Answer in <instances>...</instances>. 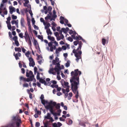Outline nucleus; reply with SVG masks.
Here are the masks:
<instances>
[{"mask_svg":"<svg viewBox=\"0 0 127 127\" xmlns=\"http://www.w3.org/2000/svg\"><path fill=\"white\" fill-rule=\"evenodd\" d=\"M11 122L8 123V127H20L21 126V120L16 115L12 117Z\"/></svg>","mask_w":127,"mask_h":127,"instance_id":"obj_1","label":"nucleus"},{"mask_svg":"<svg viewBox=\"0 0 127 127\" xmlns=\"http://www.w3.org/2000/svg\"><path fill=\"white\" fill-rule=\"evenodd\" d=\"M78 71V69H77L74 70L75 72L74 76L71 77L70 79V81H79V76H77L78 75L77 71Z\"/></svg>","mask_w":127,"mask_h":127,"instance_id":"obj_2","label":"nucleus"},{"mask_svg":"<svg viewBox=\"0 0 127 127\" xmlns=\"http://www.w3.org/2000/svg\"><path fill=\"white\" fill-rule=\"evenodd\" d=\"M71 84V87L73 85V87L76 90H78V86L79 84V81H70Z\"/></svg>","mask_w":127,"mask_h":127,"instance_id":"obj_3","label":"nucleus"},{"mask_svg":"<svg viewBox=\"0 0 127 127\" xmlns=\"http://www.w3.org/2000/svg\"><path fill=\"white\" fill-rule=\"evenodd\" d=\"M12 32V33L10 32H8V35L9 37L11 38V40L14 39L16 37L18 38L17 36L16 35V33L15 31H13Z\"/></svg>","mask_w":127,"mask_h":127,"instance_id":"obj_4","label":"nucleus"},{"mask_svg":"<svg viewBox=\"0 0 127 127\" xmlns=\"http://www.w3.org/2000/svg\"><path fill=\"white\" fill-rule=\"evenodd\" d=\"M44 95L43 94H42L41 95V96L40 97V99L41 100V103L43 105H44L45 104H48L49 102L48 100L44 99Z\"/></svg>","mask_w":127,"mask_h":127,"instance_id":"obj_5","label":"nucleus"},{"mask_svg":"<svg viewBox=\"0 0 127 127\" xmlns=\"http://www.w3.org/2000/svg\"><path fill=\"white\" fill-rule=\"evenodd\" d=\"M44 119H49V121H51L52 122L54 121L52 117H51V113H47V115L44 117Z\"/></svg>","mask_w":127,"mask_h":127,"instance_id":"obj_6","label":"nucleus"},{"mask_svg":"<svg viewBox=\"0 0 127 127\" xmlns=\"http://www.w3.org/2000/svg\"><path fill=\"white\" fill-rule=\"evenodd\" d=\"M28 60L29 61V66L34 67L35 65V63L32 58L31 57H29L28 58Z\"/></svg>","mask_w":127,"mask_h":127,"instance_id":"obj_7","label":"nucleus"},{"mask_svg":"<svg viewBox=\"0 0 127 127\" xmlns=\"http://www.w3.org/2000/svg\"><path fill=\"white\" fill-rule=\"evenodd\" d=\"M109 37L107 36V39H106L105 38H103L102 39V45L103 46H105L106 44H107L109 41Z\"/></svg>","mask_w":127,"mask_h":127,"instance_id":"obj_8","label":"nucleus"},{"mask_svg":"<svg viewBox=\"0 0 127 127\" xmlns=\"http://www.w3.org/2000/svg\"><path fill=\"white\" fill-rule=\"evenodd\" d=\"M44 106L45 108L46 109V110L47 111H48V110H53V107L50 105V104H45L44 105H43Z\"/></svg>","mask_w":127,"mask_h":127,"instance_id":"obj_9","label":"nucleus"},{"mask_svg":"<svg viewBox=\"0 0 127 127\" xmlns=\"http://www.w3.org/2000/svg\"><path fill=\"white\" fill-rule=\"evenodd\" d=\"M13 55L14 56L16 60H17L19 59V57H20L21 56V54L19 52H18L15 54V52H14Z\"/></svg>","mask_w":127,"mask_h":127,"instance_id":"obj_10","label":"nucleus"},{"mask_svg":"<svg viewBox=\"0 0 127 127\" xmlns=\"http://www.w3.org/2000/svg\"><path fill=\"white\" fill-rule=\"evenodd\" d=\"M11 40L12 41H14L15 44L18 47L19 46L20 44L18 40V38L16 37L14 39H11Z\"/></svg>","mask_w":127,"mask_h":127,"instance_id":"obj_11","label":"nucleus"},{"mask_svg":"<svg viewBox=\"0 0 127 127\" xmlns=\"http://www.w3.org/2000/svg\"><path fill=\"white\" fill-rule=\"evenodd\" d=\"M8 0H2V3H1L0 6V14L1 13V10H2V8L3 6V3H6L7 2Z\"/></svg>","mask_w":127,"mask_h":127,"instance_id":"obj_12","label":"nucleus"},{"mask_svg":"<svg viewBox=\"0 0 127 127\" xmlns=\"http://www.w3.org/2000/svg\"><path fill=\"white\" fill-rule=\"evenodd\" d=\"M67 119L68 120V122H67V121H66L65 122L69 126L71 125L73 123L72 120L70 118H67Z\"/></svg>","mask_w":127,"mask_h":127,"instance_id":"obj_13","label":"nucleus"},{"mask_svg":"<svg viewBox=\"0 0 127 127\" xmlns=\"http://www.w3.org/2000/svg\"><path fill=\"white\" fill-rule=\"evenodd\" d=\"M48 39L50 40L51 41L54 42L55 41V38L53 36H52L51 35H48L47 36Z\"/></svg>","mask_w":127,"mask_h":127,"instance_id":"obj_14","label":"nucleus"},{"mask_svg":"<svg viewBox=\"0 0 127 127\" xmlns=\"http://www.w3.org/2000/svg\"><path fill=\"white\" fill-rule=\"evenodd\" d=\"M24 20L23 18H21L20 21V23L21 26L24 28H25V26L24 24Z\"/></svg>","mask_w":127,"mask_h":127,"instance_id":"obj_15","label":"nucleus"},{"mask_svg":"<svg viewBox=\"0 0 127 127\" xmlns=\"http://www.w3.org/2000/svg\"><path fill=\"white\" fill-rule=\"evenodd\" d=\"M49 102V104H51L54 106H55L57 104L56 102L52 100H50V102Z\"/></svg>","mask_w":127,"mask_h":127,"instance_id":"obj_16","label":"nucleus"},{"mask_svg":"<svg viewBox=\"0 0 127 127\" xmlns=\"http://www.w3.org/2000/svg\"><path fill=\"white\" fill-rule=\"evenodd\" d=\"M54 126H58L61 127L62 125V124L60 122H58L57 123H54L52 125Z\"/></svg>","mask_w":127,"mask_h":127,"instance_id":"obj_17","label":"nucleus"},{"mask_svg":"<svg viewBox=\"0 0 127 127\" xmlns=\"http://www.w3.org/2000/svg\"><path fill=\"white\" fill-rule=\"evenodd\" d=\"M81 47H81L80 46H78L77 48L76 49H74L73 50V53L74 54H75V53H76V52L78 51H79L78 50H79L80 49L81 50Z\"/></svg>","mask_w":127,"mask_h":127,"instance_id":"obj_18","label":"nucleus"},{"mask_svg":"<svg viewBox=\"0 0 127 127\" xmlns=\"http://www.w3.org/2000/svg\"><path fill=\"white\" fill-rule=\"evenodd\" d=\"M9 12L10 13L12 14L13 12H15L16 11V9L15 8L13 7L9 9Z\"/></svg>","mask_w":127,"mask_h":127,"instance_id":"obj_19","label":"nucleus"},{"mask_svg":"<svg viewBox=\"0 0 127 127\" xmlns=\"http://www.w3.org/2000/svg\"><path fill=\"white\" fill-rule=\"evenodd\" d=\"M54 70L55 71L56 69H55V67L53 68V67L50 68L49 70L48 71V72L49 74H52V72Z\"/></svg>","mask_w":127,"mask_h":127,"instance_id":"obj_20","label":"nucleus"},{"mask_svg":"<svg viewBox=\"0 0 127 127\" xmlns=\"http://www.w3.org/2000/svg\"><path fill=\"white\" fill-rule=\"evenodd\" d=\"M61 61H60L59 62H58L57 63L55 66V69H58L60 66V64Z\"/></svg>","mask_w":127,"mask_h":127,"instance_id":"obj_21","label":"nucleus"},{"mask_svg":"<svg viewBox=\"0 0 127 127\" xmlns=\"http://www.w3.org/2000/svg\"><path fill=\"white\" fill-rule=\"evenodd\" d=\"M33 45L35 46H36L37 45H38V46L39 45L37 40L36 39H35L34 37H33Z\"/></svg>","mask_w":127,"mask_h":127,"instance_id":"obj_22","label":"nucleus"},{"mask_svg":"<svg viewBox=\"0 0 127 127\" xmlns=\"http://www.w3.org/2000/svg\"><path fill=\"white\" fill-rule=\"evenodd\" d=\"M14 50L15 52H21V49L20 47H15L14 48Z\"/></svg>","mask_w":127,"mask_h":127,"instance_id":"obj_23","label":"nucleus"},{"mask_svg":"<svg viewBox=\"0 0 127 127\" xmlns=\"http://www.w3.org/2000/svg\"><path fill=\"white\" fill-rule=\"evenodd\" d=\"M70 62L69 60H68L67 61V62L64 65L66 67H68L69 66Z\"/></svg>","mask_w":127,"mask_h":127,"instance_id":"obj_24","label":"nucleus"},{"mask_svg":"<svg viewBox=\"0 0 127 127\" xmlns=\"http://www.w3.org/2000/svg\"><path fill=\"white\" fill-rule=\"evenodd\" d=\"M57 17V16H54L53 15L52 16H51V18L50 19V21H55V19Z\"/></svg>","mask_w":127,"mask_h":127,"instance_id":"obj_25","label":"nucleus"},{"mask_svg":"<svg viewBox=\"0 0 127 127\" xmlns=\"http://www.w3.org/2000/svg\"><path fill=\"white\" fill-rule=\"evenodd\" d=\"M76 38L75 40H82L83 38L82 36L79 35H78V36H76Z\"/></svg>","mask_w":127,"mask_h":127,"instance_id":"obj_26","label":"nucleus"},{"mask_svg":"<svg viewBox=\"0 0 127 127\" xmlns=\"http://www.w3.org/2000/svg\"><path fill=\"white\" fill-rule=\"evenodd\" d=\"M6 8H5L4 7L3 9H2V10H1V12L3 11V13L4 14L7 15V11L6 10Z\"/></svg>","mask_w":127,"mask_h":127,"instance_id":"obj_27","label":"nucleus"},{"mask_svg":"<svg viewBox=\"0 0 127 127\" xmlns=\"http://www.w3.org/2000/svg\"><path fill=\"white\" fill-rule=\"evenodd\" d=\"M60 35L61 37L60 36L58 38H57V40L58 41L61 40V39L63 40L64 38V36L63 34Z\"/></svg>","mask_w":127,"mask_h":127,"instance_id":"obj_28","label":"nucleus"},{"mask_svg":"<svg viewBox=\"0 0 127 127\" xmlns=\"http://www.w3.org/2000/svg\"><path fill=\"white\" fill-rule=\"evenodd\" d=\"M25 1V3L23 4V5L24 6H27V5L29 3V0H26Z\"/></svg>","mask_w":127,"mask_h":127,"instance_id":"obj_29","label":"nucleus"},{"mask_svg":"<svg viewBox=\"0 0 127 127\" xmlns=\"http://www.w3.org/2000/svg\"><path fill=\"white\" fill-rule=\"evenodd\" d=\"M69 83L68 82H65V81L64 82L63 84V86H62L64 88H65L66 87V86L67 85H69Z\"/></svg>","mask_w":127,"mask_h":127,"instance_id":"obj_30","label":"nucleus"},{"mask_svg":"<svg viewBox=\"0 0 127 127\" xmlns=\"http://www.w3.org/2000/svg\"><path fill=\"white\" fill-rule=\"evenodd\" d=\"M31 54V52L29 51H28L27 52L25 53V55L27 57L29 58V55Z\"/></svg>","mask_w":127,"mask_h":127,"instance_id":"obj_31","label":"nucleus"},{"mask_svg":"<svg viewBox=\"0 0 127 127\" xmlns=\"http://www.w3.org/2000/svg\"><path fill=\"white\" fill-rule=\"evenodd\" d=\"M37 37L39 39L41 40L42 41H43V37L42 35H38Z\"/></svg>","mask_w":127,"mask_h":127,"instance_id":"obj_32","label":"nucleus"},{"mask_svg":"<svg viewBox=\"0 0 127 127\" xmlns=\"http://www.w3.org/2000/svg\"><path fill=\"white\" fill-rule=\"evenodd\" d=\"M45 78H43L42 77H41V78L39 79V82L40 83L42 84V82H44L45 81Z\"/></svg>","mask_w":127,"mask_h":127,"instance_id":"obj_33","label":"nucleus"},{"mask_svg":"<svg viewBox=\"0 0 127 127\" xmlns=\"http://www.w3.org/2000/svg\"><path fill=\"white\" fill-rule=\"evenodd\" d=\"M54 34L56 36L57 39V38H58V37H60V36L59 35V33L58 32H54Z\"/></svg>","mask_w":127,"mask_h":127,"instance_id":"obj_34","label":"nucleus"},{"mask_svg":"<svg viewBox=\"0 0 127 127\" xmlns=\"http://www.w3.org/2000/svg\"><path fill=\"white\" fill-rule=\"evenodd\" d=\"M77 55H80L81 56L82 54V52L81 50L78 51L76 52V53H75Z\"/></svg>","mask_w":127,"mask_h":127,"instance_id":"obj_35","label":"nucleus"},{"mask_svg":"<svg viewBox=\"0 0 127 127\" xmlns=\"http://www.w3.org/2000/svg\"><path fill=\"white\" fill-rule=\"evenodd\" d=\"M56 108L58 109H60V104L59 103H57L55 106Z\"/></svg>","mask_w":127,"mask_h":127,"instance_id":"obj_36","label":"nucleus"},{"mask_svg":"<svg viewBox=\"0 0 127 127\" xmlns=\"http://www.w3.org/2000/svg\"><path fill=\"white\" fill-rule=\"evenodd\" d=\"M36 55L37 56L36 59L37 60H39L40 59V58L39 57H40L41 59H42L43 57L41 54L39 55L38 54H36Z\"/></svg>","mask_w":127,"mask_h":127,"instance_id":"obj_37","label":"nucleus"},{"mask_svg":"<svg viewBox=\"0 0 127 127\" xmlns=\"http://www.w3.org/2000/svg\"><path fill=\"white\" fill-rule=\"evenodd\" d=\"M40 73L39 72H37V74L36 76V79L37 80H39V79L41 78L40 76Z\"/></svg>","mask_w":127,"mask_h":127,"instance_id":"obj_38","label":"nucleus"},{"mask_svg":"<svg viewBox=\"0 0 127 127\" xmlns=\"http://www.w3.org/2000/svg\"><path fill=\"white\" fill-rule=\"evenodd\" d=\"M11 17L12 19L13 20H16L17 18V17L14 14H12L11 15Z\"/></svg>","mask_w":127,"mask_h":127,"instance_id":"obj_39","label":"nucleus"},{"mask_svg":"<svg viewBox=\"0 0 127 127\" xmlns=\"http://www.w3.org/2000/svg\"><path fill=\"white\" fill-rule=\"evenodd\" d=\"M76 94L75 96V97L76 99H77L78 97L79 94V91L78 90H76Z\"/></svg>","mask_w":127,"mask_h":127,"instance_id":"obj_40","label":"nucleus"},{"mask_svg":"<svg viewBox=\"0 0 127 127\" xmlns=\"http://www.w3.org/2000/svg\"><path fill=\"white\" fill-rule=\"evenodd\" d=\"M72 86H72L70 87L71 89L72 90V92H73V93L74 94H75L76 93V90Z\"/></svg>","mask_w":127,"mask_h":127,"instance_id":"obj_41","label":"nucleus"},{"mask_svg":"<svg viewBox=\"0 0 127 127\" xmlns=\"http://www.w3.org/2000/svg\"><path fill=\"white\" fill-rule=\"evenodd\" d=\"M40 22L43 23V24H44L46 23L45 21L44 20V19L42 17H41L40 18Z\"/></svg>","mask_w":127,"mask_h":127,"instance_id":"obj_42","label":"nucleus"},{"mask_svg":"<svg viewBox=\"0 0 127 127\" xmlns=\"http://www.w3.org/2000/svg\"><path fill=\"white\" fill-rule=\"evenodd\" d=\"M56 70L55 71L56 72L57 75H60V69H56Z\"/></svg>","mask_w":127,"mask_h":127,"instance_id":"obj_43","label":"nucleus"},{"mask_svg":"<svg viewBox=\"0 0 127 127\" xmlns=\"http://www.w3.org/2000/svg\"><path fill=\"white\" fill-rule=\"evenodd\" d=\"M23 33L21 32L19 33V36L20 38H23L24 37V36H23Z\"/></svg>","mask_w":127,"mask_h":127,"instance_id":"obj_44","label":"nucleus"},{"mask_svg":"<svg viewBox=\"0 0 127 127\" xmlns=\"http://www.w3.org/2000/svg\"><path fill=\"white\" fill-rule=\"evenodd\" d=\"M61 30L63 33L65 34L66 33L65 28H63L61 29Z\"/></svg>","mask_w":127,"mask_h":127,"instance_id":"obj_45","label":"nucleus"},{"mask_svg":"<svg viewBox=\"0 0 127 127\" xmlns=\"http://www.w3.org/2000/svg\"><path fill=\"white\" fill-rule=\"evenodd\" d=\"M43 25L45 26L44 29L45 30H47V29H50L49 27H48V25L46 24V23H45V24L44 23Z\"/></svg>","mask_w":127,"mask_h":127,"instance_id":"obj_46","label":"nucleus"},{"mask_svg":"<svg viewBox=\"0 0 127 127\" xmlns=\"http://www.w3.org/2000/svg\"><path fill=\"white\" fill-rule=\"evenodd\" d=\"M67 39L70 42H72L73 41V39L70 36L68 37Z\"/></svg>","mask_w":127,"mask_h":127,"instance_id":"obj_47","label":"nucleus"},{"mask_svg":"<svg viewBox=\"0 0 127 127\" xmlns=\"http://www.w3.org/2000/svg\"><path fill=\"white\" fill-rule=\"evenodd\" d=\"M79 125L81 126H82L83 127H85L86 126V125L84 123L82 122L81 123H79Z\"/></svg>","mask_w":127,"mask_h":127,"instance_id":"obj_48","label":"nucleus"},{"mask_svg":"<svg viewBox=\"0 0 127 127\" xmlns=\"http://www.w3.org/2000/svg\"><path fill=\"white\" fill-rule=\"evenodd\" d=\"M52 8V7L51 6H49L48 7L47 10L49 12L51 11Z\"/></svg>","mask_w":127,"mask_h":127,"instance_id":"obj_49","label":"nucleus"},{"mask_svg":"<svg viewBox=\"0 0 127 127\" xmlns=\"http://www.w3.org/2000/svg\"><path fill=\"white\" fill-rule=\"evenodd\" d=\"M35 126L36 127H39L40 126V124L38 122H36Z\"/></svg>","mask_w":127,"mask_h":127,"instance_id":"obj_50","label":"nucleus"},{"mask_svg":"<svg viewBox=\"0 0 127 127\" xmlns=\"http://www.w3.org/2000/svg\"><path fill=\"white\" fill-rule=\"evenodd\" d=\"M29 86V84L27 83H24L23 84V86L24 87L28 88Z\"/></svg>","mask_w":127,"mask_h":127,"instance_id":"obj_51","label":"nucleus"},{"mask_svg":"<svg viewBox=\"0 0 127 127\" xmlns=\"http://www.w3.org/2000/svg\"><path fill=\"white\" fill-rule=\"evenodd\" d=\"M53 116L54 117V118L55 120H57L58 119V117L57 116V113L54 114H53Z\"/></svg>","mask_w":127,"mask_h":127,"instance_id":"obj_52","label":"nucleus"},{"mask_svg":"<svg viewBox=\"0 0 127 127\" xmlns=\"http://www.w3.org/2000/svg\"><path fill=\"white\" fill-rule=\"evenodd\" d=\"M77 42L78 43V44L79 45V46H80L82 47V42L81 41H79L78 40L77 41Z\"/></svg>","mask_w":127,"mask_h":127,"instance_id":"obj_53","label":"nucleus"},{"mask_svg":"<svg viewBox=\"0 0 127 127\" xmlns=\"http://www.w3.org/2000/svg\"><path fill=\"white\" fill-rule=\"evenodd\" d=\"M76 58L75 59V60L77 62H78L79 60V59L78 57V56L76 54H74Z\"/></svg>","mask_w":127,"mask_h":127,"instance_id":"obj_54","label":"nucleus"},{"mask_svg":"<svg viewBox=\"0 0 127 127\" xmlns=\"http://www.w3.org/2000/svg\"><path fill=\"white\" fill-rule=\"evenodd\" d=\"M53 42L52 41H50L49 43L48 42V46L49 47H50L51 46H53V45H54L53 44Z\"/></svg>","mask_w":127,"mask_h":127,"instance_id":"obj_55","label":"nucleus"},{"mask_svg":"<svg viewBox=\"0 0 127 127\" xmlns=\"http://www.w3.org/2000/svg\"><path fill=\"white\" fill-rule=\"evenodd\" d=\"M58 69H60V70L62 69H64V65H61Z\"/></svg>","mask_w":127,"mask_h":127,"instance_id":"obj_56","label":"nucleus"},{"mask_svg":"<svg viewBox=\"0 0 127 127\" xmlns=\"http://www.w3.org/2000/svg\"><path fill=\"white\" fill-rule=\"evenodd\" d=\"M43 123L44 127H49V123L48 122L47 123H44L43 122Z\"/></svg>","mask_w":127,"mask_h":127,"instance_id":"obj_57","label":"nucleus"},{"mask_svg":"<svg viewBox=\"0 0 127 127\" xmlns=\"http://www.w3.org/2000/svg\"><path fill=\"white\" fill-rule=\"evenodd\" d=\"M32 31H33V33L35 35L36 37H37L38 36L37 35V33H38L35 30H32Z\"/></svg>","mask_w":127,"mask_h":127,"instance_id":"obj_58","label":"nucleus"},{"mask_svg":"<svg viewBox=\"0 0 127 127\" xmlns=\"http://www.w3.org/2000/svg\"><path fill=\"white\" fill-rule=\"evenodd\" d=\"M21 48L22 49V52L23 53H25V52L26 51V50L23 47L21 46Z\"/></svg>","mask_w":127,"mask_h":127,"instance_id":"obj_59","label":"nucleus"},{"mask_svg":"<svg viewBox=\"0 0 127 127\" xmlns=\"http://www.w3.org/2000/svg\"><path fill=\"white\" fill-rule=\"evenodd\" d=\"M63 56L64 57L65 60L66 58L68 56V54L67 53H64L63 54Z\"/></svg>","mask_w":127,"mask_h":127,"instance_id":"obj_60","label":"nucleus"},{"mask_svg":"<svg viewBox=\"0 0 127 127\" xmlns=\"http://www.w3.org/2000/svg\"><path fill=\"white\" fill-rule=\"evenodd\" d=\"M18 19H17L16 20L15 24L16 26V27L17 28H18Z\"/></svg>","mask_w":127,"mask_h":127,"instance_id":"obj_61","label":"nucleus"},{"mask_svg":"<svg viewBox=\"0 0 127 127\" xmlns=\"http://www.w3.org/2000/svg\"><path fill=\"white\" fill-rule=\"evenodd\" d=\"M16 27L15 26H13L11 28V29L10 30L11 31H14L16 29Z\"/></svg>","mask_w":127,"mask_h":127,"instance_id":"obj_62","label":"nucleus"},{"mask_svg":"<svg viewBox=\"0 0 127 127\" xmlns=\"http://www.w3.org/2000/svg\"><path fill=\"white\" fill-rule=\"evenodd\" d=\"M33 81V79H31L30 78L29 79L28 77L27 78V80L26 81V82H29L30 81Z\"/></svg>","mask_w":127,"mask_h":127,"instance_id":"obj_63","label":"nucleus"},{"mask_svg":"<svg viewBox=\"0 0 127 127\" xmlns=\"http://www.w3.org/2000/svg\"><path fill=\"white\" fill-rule=\"evenodd\" d=\"M65 45H66V49H69L70 48V45L66 43H65Z\"/></svg>","mask_w":127,"mask_h":127,"instance_id":"obj_64","label":"nucleus"}]
</instances>
